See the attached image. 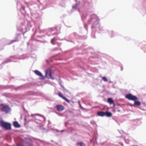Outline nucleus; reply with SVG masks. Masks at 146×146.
Returning <instances> with one entry per match:
<instances>
[{
	"mask_svg": "<svg viewBox=\"0 0 146 146\" xmlns=\"http://www.w3.org/2000/svg\"><path fill=\"white\" fill-rule=\"evenodd\" d=\"M97 114L99 116L103 117L105 116V112L102 111H99L98 112Z\"/></svg>",
	"mask_w": 146,
	"mask_h": 146,
	"instance_id": "nucleus-9",
	"label": "nucleus"
},
{
	"mask_svg": "<svg viewBox=\"0 0 146 146\" xmlns=\"http://www.w3.org/2000/svg\"><path fill=\"white\" fill-rule=\"evenodd\" d=\"M13 125L16 128H19L21 127L19 123L18 122L16 121L13 122Z\"/></svg>",
	"mask_w": 146,
	"mask_h": 146,
	"instance_id": "nucleus-8",
	"label": "nucleus"
},
{
	"mask_svg": "<svg viewBox=\"0 0 146 146\" xmlns=\"http://www.w3.org/2000/svg\"><path fill=\"white\" fill-rule=\"evenodd\" d=\"M58 94L59 96L62 98L63 99L65 100L68 103L70 102V101L69 100L67 99L64 96L63 94L60 92L58 93Z\"/></svg>",
	"mask_w": 146,
	"mask_h": 146,
	"instance_id": "nucleus-5",
	"label": "nucleus"
},
{
	"mask_svg": "<svg viewBox=\"0 0 146 146\" xmlns=\"http://www.w3.org/2000/svg\"><path fill=\"white\" fill-rule=\"evenodd\" d=\"M125 98L129 100L135 101L138 100V98L136 96L133 95L131 94H129L126 95Z\"/></svg>",
	"mask_w": 146,
	"mask_h": 146,
	"instance_id": "nucleus-2",
	"label": "nucleus"
},
{
	"mask_svg": "<svg viewBox=\"0 0 146 146\" xmlns=\"http://www.w3.org/2000/svg\"><path fill=\"white\" fill-rule=\"evenodd\" d=\"M0 126L2 127H3L6 130L11 129V125L10 123L4 122L3 121H0Z\"/></svg>",
	"mask_w": 146,
	"mask_h": 146,
	"instance_id": "nucleus-1",
	"label": "nucleus"
},
{
	"mask_svg": "<svg viewBox=\"0 0 146 146\" xmlns=\"http://www.w3.org/2000/svg\"><path fill=\"white\" fill-rule=\"evenodd\" d=\"M18 146H23L21 144H18Z\"/></svg>",
	"mask_w": 146,
	"mask_h": 146,
	"instance_id": "nucleus-16",
	"label": "nucleus"
},
{
	"mask_svg": "<svg viewBox=\"0 0 146 146\" xmlns=\"http://www.w3.org/2000/svg\"><path fill=\"white\" fill-rule=\"evenodd\" d=\"M107 102L110 104H114V101L111 98H108Z\"/></svg>",
	"mask_w": 146,
	"mask_h": 146,
	"instance_id": "nucleus-10",
	"label": "nucleus"
},
{
	"mask_svg": "<svg viewBox=\"0 0 146 146\" xmlns=\"http://www.w3.org/2000/svg\"><path fill=\"white\" fill-rule=\"evenodd\" d=\"M16 40H13L12 41V42H16Z\"/></svg>",
	"mask_w": 146,
	"mask_h": 146,
	"instance_id": "nucleus-18",
	"label": "nucleus"
},
{
	"mask_svg": "<svg viewBox=\"0 0 146 146\" xmlns=\"http://www.w3.org/2000/svg\"><path fill=\"white\" fill-rule=\"evenodd\" d=\"M35 73L37 75L40 76H42V79H44V76H42V74L38 70H35L34 71Z\"/></svg>",
	"mask_w": 146,
	"mask_h": 146,
	"instance_id": "nucleus-7",
	"label": "nucleus"
},
{
	"mask_svg": "<svg viewBox=\"0 0 146 146\" xmlns=\"http://www.w3.org/2000/svg\"><path fill=\"white\" fill-rule=\"evenodd\" d=\"M46 76L48 78H52L51 72L50 70H48L46 72Z\"/></svg>",
	"mask_w": 146,
	"mask_h": 146,
	"instance_id": "nucleus-4",
	"label": "nucleus"
},
{
	"mask_svg": "<svg viewBox=\"0 0 146 146\" xmlns=\"http://www.w3.org/2000/svg\"><path fill=\"white\" fill-rule=\"evenodd\" d=\"M28 146H32L31 145H29Z\"/></svg>",
	"mask_w": 146,
	"mask_h": 146,
	"instance_id": "nucleus-19",
	"label": "nucleus"
},
{
	"mask_svg": "<svg viewBox=\"0 0 146 146\" xmlns=\"http://www.w3.org/2000/svg\"><path fill=\"white\" fill-rule=\"evenodd\" d=\"M56 107L57 110L58 111H62L64 109V106L61 105H57L56 106Z\"/></svg>",
	"mask_w": 146,
	"mask_h": 146,
	"instance_id": "nucleus-6",
	"label": "nucleus"
},
{
	"mask_svg": "<svg viewBox=\"0 0 146 146\" xmlns=\"http://www.w3.org/2000/svg\"><path fill=\"white\" fill-rule=\"evenodd\" d=\"M102 79L105 82H107L108 81L107 79L105 76L102 77Z\"/></svg>",
	"mask_w": 146,
	"mask_h": 146,
	"instance_id": "nucleus-14",
	"label": "nucleus"
},
{
	"mask_svg": "<svg viewBox=\"0 0 146 146\" xmlns=\"http://www.w3.org/2000/svg\"><path fill=\"white\" fill-rule=\"evenodd\" d=\"M1 110L2 111H4L6 113H7L10 111V108L8 106L6 105L3 106Z\"/></svg>",
	"mask_w": 146,
	"mask_h": 146,
	"instance_id": "nucleus-3",
	"label": "nucleus"
},
{
	"mask_svg": "<svg viewBox=\"0 0 146 146\" xmlns=\"http://www.w3.org/2000/svg\"><path fill=\"white\" fill-rule=\"evenodd\" d=\"M121 145L122 146H123V144L122 143H121Z\"/></svg>",
	"mask_w": 146,
	"mask_h": 146,
	"instance_id": "nucleus-17",
	"label": "nucleus"
},
{
	"mask_svg": "<svg viewBox=\"0 0 146 146\" xmlns=\"http://www.w3.org/2000/svg\"><path fill=\"white\" fill-rule=\"evenodd\" d=\"M105 115L108 117H110L112 116V114L111 112L107 111L105 112Z\"/></svg>",
	"mask_w": 146,
	"mask_h": 146,
	"instance_id": "nucleus-11",
	"label": "nucleus"
},
{
	"mask_svg": "<svg viewBox=\"0 0 146 146\" xmlns=\"http://www.w3.org/2000/svg\"><path fill=\"white\" fill-rule=\"evenodd\" d=\"M76 145L77 146H86L85 144L82 142L78 143Z\"/></svg>",
	"mask_w": 146,
	"mask_h": 146,
	"instance_id": "nucleus-12",
	"label": "nucleus"
},
{
	"mask_svg": "<svg viewBox=\"0 0 146 146\" xmlns=\"http://www.w3.org/2000/svg\"><path fill=\"white\" fill-rule=\"evenodd\" d=\"M54 42H55V40L54 39H53L51 41V42L52 43V44H54Z\"/></svg>",
	"mask_w": 146,
	"mask_h": 146,
	"instance_id": "nucleus-15",
	"label": "nucleus"
},
{
	"mask_svg": "<svg viewBox=\"0 0 146 146\" xmlns=\"http://www.w3.org/2000/svg\"><path fill=\"white\" fill-rule=\"evenodd\" d=\"M141 104V102L139 101H135L134 104L135 105H137L138 106H139Z\"/></svg>",
	"mask_w": 146,
	"mask_h": 146,
	"instance_id": "nucleus-13",
	"label": "nucleus"
}]
</instances>
